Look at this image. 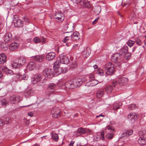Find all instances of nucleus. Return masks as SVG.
Returning <instances> with one entry per match:
<instances>
[{"instance_id":"nucleus-1","label":"nucleus","mask_w":146,"mask_h":146,"mask_svg":"<svg viewBox=\"0 0 146 146\" xmlns=\"http://www.w3.org/2000/svg\"><path fill=\"white\" fill-rule=\"evenodd\" d=\"M122 56L120 53H116L113 54L111 58V61L115 62L116 66L119 68L121 67V64L123 62Z\"/></svg>"},{"instance_id":"nucleus-2","label":"nucleus","mask_w":146,"mask_h":146,"mask_svg":"<svg viewBox=\"0 0 146 146\" xmlns=\"http://www.w3.org/2000/svg\"><path fill=\"white\" fill-rule=\"evenodd\" d=\"M59 58L60 59L56 60L54 63L55 66H60L61 64H67L69 61L68 58L64 54L60 55Z\"/></svg>"},{"instance_id":"nucleus-3","label":"nucleus","mask_w":146,"mask_h":146,"mask_svg":"<svg viewBox=\"0 0 146 146\" xmlns=\"http://www.w3.org/2000/svg\"><path fill=\"white\" fill-rule=\"evenodd\" d=\"M57 88V85L53 83L48 84L45 91V94L47 97H49Z\"/></svg>"},{"instance_id":"nucleus-4","label":"nucleus","mask_w":146,"mask_h":146,"mask_svg":"<svg viewBox=\"0 0 146 146\" xmlns=\"http://www.w3.org/2000/svg\"><path fill=\"white\" fill-rule=\"evenodd\" d=\"M106 73L107 75H111L115 72L113 64L110 62L106 63L105 66Z\"/></svg>"},{"instance_id":"nucleus-5","label":"nucleus","mask_w":146,"mask_h":146,"mask_svg":"<svg viewBox=\"0 0 146 146\" xmlns=\"http://www.w3.org/2000/svg\"><path fill=\"white\" fill-rule=\"evenodd\" d=\"M72 1L76 4L80 3V5L84 8H90L91 6L90 2L87 0H72Z\"/></svg>"},{"instance_id":"nucleus-6","label":"nucleus","mask_w":146,"mask_h":146,"mask_svg":"<svg viewBox=\"0 0 146 146\" xmlns=\"http://www.w3.org/2000/svg\"><path fill=\"white\" fill-rule=\"evenodd\" d=\"M42 74L45 77L50 78L54 75L53 70L46 68L42 72Z\"/></svg>"},{"instance_id":"nucleus-7","label":"nucleus","mask_w":146,"mask_h":146,"mask_svg":"<svg viewBox=\"0 0 146 146\" xmlns=\"http://www.w3.org/2000/svg\"><path fill=\"white\" fill-rule=\"evenodd\" d=\"M1 71L5 72L6 74L11 75L13 74V72L12 70L9 69L8 68L5 66H1L0 67V79L2 78L3 76V74Z\"/></svg>"},{"instance_id":"nucleus-8","label":"nucleus","mask_w":146,"mask_h":146,"mask_svg":"<svg viewBox=\"0 0 146 146\" xmlns=\"http://www.w3.org/2000/svg\"><path fill=\"white\" fill-rule=\"evenodd\" d=\"M51 113L52 117L56 118L60 116V111L58 108H55L52 109Z\"/></svg>"},{"instance_id":"nucleus-9","label":"nucleus","mask_w":146,"mask_h":146,"mask_svg":"<svg viewBox=\"0 0 146 146\" xmlns=\"http://www.w3.org/2000/svg\"><path fill=\"white\" fill-rule=\"evenodd\" d=\"M55 18L56 21L62 22L64 19V14L62 13L57 12L55 14Z\"/></svg>"},{"instance_id":"nucleus-10","label":"nucleus","mask_w":146,"mask_h":146,"mask_svg":"<svg viewBox=\"0 0 146 146\" xmlns=\"http://www.w3.org/2000/svg\"><path fill=\"white\" fill-rule=\"evenodd\" d=\"M42 78V76L41 74H36L32 77L31 82L32 84H35L40 81Z\"/></svg>"},{"instance_id":"nucleus-11","label":"nucleus","mask_w":146,"mask_h":146,"mask_svg":"<svg viewBox=\"0 0 146 146\" xmlns=\"http://www.w3.org/2000/svg\"><path fill=\"white\" fill-rule=\"evenodd\" d=\"M3 39L5 42H10L13 40L12 34L10 33L5 34L3 36Z\"/></svg>"},{"instance_id":"nucleus-12","label":"nucleus","mask_w":146,"mask_h":146,"mask_svg":"<svg viewBox=\"0 0 146 146\" xmlns=\"http://www.w3.org/2000/svg\"><path fill=\"white\" fill-rule=\"evenodd\" d=\"M59 66H55L54 64L53 68L54 70L53 72L54 76H57L63 72V70L62 68Z\"/></svg>"},{"instance_id":"nucleus-13","label":"nucleus","mask_w":146,"mask_h":146,"mask_svg":"<svg viewBox=\"0 0 146 146\" xmlns=\"http://www.w3.org/2000/svg\"><path fill=\"white\" fill-rule=\"evenodd\" d=\"M13 22L15 26L21 27L23 25V22L21 20L18 19L17 15L14 16Z\"/></svg>"},{"instance_id":"nucleus-14","label":"nucleus","mask_w":146,"mask_h":146,"mask_svg":"<svg viewBox=\"0 0 146 146\" xmlns=\"http://www.w3.org/2000/svg\"><path fill=\"white\" fill-rule=\"evenodd\" d=\"M72 85L74 86V88H76L77 86H79L82 83V82L81 78H77L71 80Z\"/></svg>"},{"instance_id":"nucleus-15","label":"nucleus","mask_w":146,"mask_h":146,"mask_svg":"<svg viewBox=\"0 0 146 146\" xmlns=\"http://www.w3.org/2000/svg\"><path fill=\"white\" fill-rule=\"evenodd\" d=\"M64 29L67 30V33L71 32L74 30L73 24L72 23L66 24L64 25Z\"/></svg>"},{"instance_id":"nucleus-16","label":"nucleus","mask_w":146,"mask_h":146,"mask_svg":"<svg viewBox=\"0 0 146 146\" xmlns=\"http://www.w3.org/2000/svg\"><path fill=\"white\" fill-rule=\"evenodd\" d=\"M20 97L19 96L11 97L10 98V101L11 103L17 104L20 100Z\"/></svg>"},{"instance_id":"nucleus-17","label":"nucleus","mask_w":146,"mask_h":146,"mask_svg":"<svg viewBox=\"0 0 146 146\" xmlns=\"http://www.w3.org/2000/svg\"><path fill=\"white\" fill-rule=\"evenodd\" d=\"M70 36L71 40L74 41L78 40L80 37L79 33L77 31L74 33Z\"/></svg>"},{"instance_id":"nucleus-18","label":"nucleus","mask_w":146,"mask_h":146,"mask_svg":"<svg viewBox=\"0 0 146 146\" xmlns=\"http://www.w3.org/2000/svg\"><path fill=\"white\" fill-rule=\"evenodd\" d=\"M127 117L129 119L133 122L137 119V116L135 113H131L128 115Z\"/></svg>"},{"instance_id":"nucleus-19","label":"nucleus","mask_w":146,"mask_h":146,"mask_svg":"<svg viewBox=\"0 0 146 146\" xmlns=\"http://www.w3.org/2000/svg\"><path fill=\"white\" fill-rule=\"evenodd\" d=\"M19 46V44L17 42H13L10 44L9 48L10 50L13 51L16 50Z\"/></svg>"},{"instance_id":"nucleus-20","label":"nucleus","mask_w":146,"mask_h":146,"mask_svg":"<svg viewBox=\"0 0 146 146\" xmlns=\"http://www.w3.org/2000/svg\"><path fill=\"white\" fill-rule=\"evenodd\" d=\"M33 93V90L31 89L28 88L24 91V94L26 98H28L32 96Z\"/></svg>"},{"instance_id":"nucleus-21","label":"nucleus","mask_w":146,"mask_h":146,"mask_svg":"<svg viewBox=\"0 0 146 146\" xmlns=\"http://www.w3.org/2000/svg\"><path fill=\"white\" fill-rule=\"evenodd\" d=\"M133 133V130H128L121 134L120 138L121 139L125 137L131 135Z\"/></svg>"},{"instance_id":"nucleus-22","label":"nucleus","mask_w":146,"mask_h":146,"mask_svg":"<svg viewBox=\"0 0 146 146\" xmlns=\"http://www.w3.org/2000/svg\"><path fill=\"white\" fill-rule=\"evenodd\" d=\"M91 50L89 47L86 48L82 52V55L84 58H87L91 53Z\"/></svg>"},{"instance_id":"nucleus-23","label":"nucleus","mask_w":146,"mask_h":146,"mask_svg":"<svg viewBox=\"0 0 146 146\" xmlns=\"http://www.w3.org/2000/svg\"><path fill=\"white\" fill-rule=\"evenodd\" d=\"M100 83L96 80H89L87 83V85L88 86H95L98 83Z\"/></svg>"},{"instance_id":"nucleus-24","label":"nucleus","mask_w":146,"mask_h":146,"mask_svg":"<svg viewBox=\"0 0 146 146\" xmlns=\"http://www.w3.org/2000/svg\"><path fill=\"white\" fill-rule=\"evenodd\" d=\"M69 37L68 36H66L62 40L64 46H69L70 44L71 41H70Z\"/></svg>"},{"instance_id":"nucleus-25","label":"nucleus","mask_w":146,"mask_h":146,"mask_svg":"<svg viewBox=\"0 0 146 146\" xmlns=\"http://www.w3.org/2000/svg\"><path fill=\"white\" fill-rule=\"evenodd\" d=\"M74 86L72 85L71 80H69L66 83H64L63 86L66 88L68 89H72L74 88Z\"/></svg>"},{"instance_id":"nucleus-26","label":"nucleus","mask_w":146,"mask_h":146,"mask_svg":"<svg viewBox=\"0 0 146 146\" xmlns=\"http://www.w3.org/2000/svg\"><path fill=\"white\" fill-rule=\"evenodd\" d=\"M36 66L35 62H29L27 66V68L29 70H32L34 69Z\"/></svg>"},{"instance_id":"nucleus-27","label":"nucleus","mask_w":146,"mask_h":146,"mask_svg":"<svg viewBox=\"0 0 146 146\" xmlns=\"http://www.w3.org/2000/svg\"><path fill=\"white\" fill-rule=\"evenodd\" d=\"M128 79L124 77H121L119 78L117 82L121 85H122L127 82Z\"/></svg>"},{"instance_id":"nucleus-28","label":"nucleus","mask_w":146,"mask_h":146,"mask_svg":"<svg viewBox=\"0 0 146 146\" xmlns=\"http://www.w3.org/2000/svg\"><path fill=\"white\" fill-rule=\"evenodd\" d=\"M55 53L54 52H49L46 55V59L49 61L52 60L55 57Z\"/></svg>"},{"instance_id":"nucleus-29","label":"nucleus","mask_w":146,"mask_h":146,"mask_svg":"<svg viewBox=\"0 0 146 146\" xmlns=\"http://www.w3.org/2000/svg\"><path fill=\"white\" fill-rule=\"evenodd\" d=\"M104 89H100L98 90L96 93V97L99 98L102 97L104 95Z\"/></svg>"},{"instance_id":"nucleus-30","label":"nucleus","mask_w":146,"mask_h":146,"mask_svg":"<svg viewBox=\"0 0 146 146\" xmlns=\"http://www.w3.org/2000/svg\"><path fill=\"white\" fill-rule=\"evenodd\" d=\"M16 60L20 66H22L26 63V59L24 57H21Z\"/></svg>"},{"instance_id":"nucleus-31","label":"nucleus","mask_w":146,"mask_h":146,"mask_svg":"<svg viewBox=\"0 0 146 146\" xmlns=\"http://www.w3.org/2000/svg\"><path fill=\"white\" fill-rule=\"evenodd\" d=\"M100 135H97V136H94V139L96 141H98L100 139L103 140L104 139V134L103 132H102L100 133Z\"/></svg>"},{"instance_id":"nucleus-32","label":"nucleus","mask_w":146,"mask_h":146,"mask_svg":"<svg viewBox=\"0 0 146 146\" xmlns=\"http://www.w3.org/2000/svg\"><path fill=\"white\" fill-rule=\"evenodd\" d=\"M6 60L7 57L4 54H0V64H3L6 62Z\"/></svg>"},{"instance_id":"nucleus-33","label":"nucleus","mask_w":146,"mask_h":146,"mask_svg":"<svg viewBox=\"0 0 146 146\" xmlns=\"http://www.w3.org/2000/svg\"><path fill=\"white\" fill-rule=\"evenodd\" d=\"M44 56L42 55H38L33 57V58L36 62H41L43 61L44 59Z\"/></svg>"},{"instance_id":"nucleus-34","label":"nucleus","mask_w":146,"mask_h":146,"mask_svg":"<svg viewBox=\"0 0 146 146\" xmlns=\"http://www.w3.org/2000/svg\"><path fill=\"white\" fill-rule=\"evenodd\" d=\"M138 142L141 145H145L146 144V138L140 137L138 140Z\"/></svg>"},{"instance_id":"nucleus-35","label":"nucleus","mask_w":146,"mask_h":146,"mask_svg":"<svg viewBox=\"0 0 146 146\" xmlns=\"http://www.w3.org/2000/svg\"><path fill=\"white\" fill-rule=\"evenodd\" d=\"M121 105L122 103L121 102H115L113 104V109L114 110H117L119 108Z\"/></svg>"},{"instance_id":"nucleus-36","label":"nucleus","mask_w":146,"mask_h":146,"mask_svg":"<svg viewBox=\"0 0 146 146\" xmlns=\"http://www.w3.org/2000/svg\"><path fill=\"white\" fill-rule=\"evenodd\" d=\"M128 47L127 46H124L121 49L120 53L121 54V55H124V54H126L128 52Z\"/></svg>"},{"instance_id":"nucleus-37","label":"nucleus","mask_w":146,"mask_h":146,"mask_svg":"<svg viewBox=\"0 0 146 146\" xmlns=\"http://www.w3.org/2000/svg\"><path fill=\"white\" fill-rule=\"evenodd\" d=\"M77 132L80 135L84 134L87 133L88 130L83 128H78L77 130Z\"/></svg>"},{"instance_id":"nucleus-38","label":"nucleus","mask_w":146,"mask_h":146,"mask_svg":"<svg viewBox=\"0 0 146 146\" xmlns=\"http://www.w3.org/2000/svg\"><path fill=\"white\" fill-rule=\"evenodd\" d=\"M51 134L52 139L55 141H57L58 139V134L54 133H52Z\"/></svg>"},{"instance_id":"nucleus-39","label":"nucleus","mask_w":146,"mask_h":146,"mask_svg":"<svg viewBox=\"0 0 146 146\" xmlns=\"http://www.w3.org/2000/svg\"><path fill=\"white\" fill-rule=\"evenodd\" d=\"M12 66L13 68H17L20 67L16 60L13 62Z\"/></svg>"},{"instance_id":"nucleus-40","label":"nucleus","mask_w":146,"mask_h":146,"mask_svg":"<svg viewBox=\"0 0 146 146\" xmlns=\"http://www.w3.org/2000/svg\"><path fill=\"white\" fill-rule=\"evenodd\" d=\"M113 87L112 86H108L105 88V90L107 93H109L111 92L113 90Z\"/></svg>"},{"instance_id":"nucleus-41","label":"nucleus","mask_w":146,"mask_h":146,"mask_svg":"<svg viewBox=\"0 0 146 146\" xmlns=\"http://www.w3.org/2000/svg\"><path fill=\"white\" fill-rule=\"evenodd\" d=\"M140 137L146 138V130H144L139 132Z\"/></svg>"},{"instance_id":"nucleus-42","label":"nucleus","mask_w":146,"mask_h":146,"mask_svg":"<svg viewBox=\"0 0 146 146\" xmlns=\"http://www.w3.org/2000/svg\"><path fill=\"white\" fill-rule=\"evenodd\" d=\"M1 48L3 50H6L8 48V44L6 43H2L1 44Z\"/></svg>"},{"instance_id":"nucleus-43","label":"nucleus","mask_w":146,"mask_h":146,"mask_svg":"<svg viewBox=\"0 0 146 146\" xmlns=\"http://www.w3.org/2000/svg\"><path fill=\"white\" fill-rule=\"evenodd\" d=\"M128 109L130 110H134L137 108V106L135 104H130L128 106Z\"/></svg>"},{"instance_id":"nucleus-44","label":"nucleus","mask_w":146,"mask_h":146,"mask_svg":"<svg viewBox=\"0 0 146 146\" xmlns=\"http://www.w3.org/2000/svg\"><path fill=\"white\" fill-rule=\"evenodd\" d=\"M124 58L126 60H128L129 59L131 56V54L129 52H127L126 54H124V55H123Z\"/></svg>"},{"instance_id":"nucleus-45","label":"nucleus","mask_w":146,"mask_h":146,"mask_svg":"<svg viewBox=\"0 0 146 146\" xmlns=\"http://www.w3.org/2000/svg\"><path fill=\"white\" fill-rule=\"evenodd\" d=\"M0 103L2 106H5L8 103V101L5 99H3L1 100Z\"/></svg>"},{"instance_id":"nucleus-46","label":"nucleus","mask_w":146,"mask_h":146,"mask_svg":"<svg viewBox=\"0 0 146 146\" xmlns=\"http://www.w3.org/2000/svg\"><path fill=\"white\" fill-rule=\"evenodd\" d=\"M21 76L20 74L19 73L15 74L13 76V78L15 80H16L17 79L20 78Z\"/></svg>"},{"instance_id":"nucleus-47","label":"nucleus","mask_w":146,"mask_h":146,"mask_svg":"<svg viewBox=\"0 0 146 146\" xmlns=\"http://www.w3.org/2000/svg\"><path fill=\"white\" fill-rule=\"evenodd\" d=\"M33 41L36 44H37L40 42L41 40L38 37H36L33 38Z\"/></svg>"},{"instance_id":"nucleus-48","label":"nucleus","mask_w":146,"mask_h":146,"mask_svg":"<svg viewBox=\"0 0 146 146\" xmlns=\"http://www.w3.org/2000/svg\"><path fill=\"white\" fill-rule=\"evenodd\" d=\"M3 121H4L5 124H7L11 122V119L10 117H8L5 118Z\"/></svg>"},{"instance_id":"nucleus-49","label":"nucleus","mask_w":146,"mask_h":146,"mask_svg":"<svg viewBox=\"0 0 146 146\" xmlns=\"http://www.w3.org/2000/svg\"><path fill=\"white\" fill-rule=\"evenodd\" d=\"M130 0H122V3H123V6L127 5H129L130 4V3L129 2Z\"/></svg>"},{"instance_id":"nucleus-50","label":"nucleus","mask_w":146,"mask_h":146,"mask_svg":"<svg viewBox=\"0 0 146 146\" xmlns=\"http://www.w3.org/2000/svg\"><path fill=\"white\" fill-rule=\"evenodd\" d=\"M113 136V133H109L106 135V137L109 139H112Z\"/></svg>"},{"instance_id":"nucleus-51","label":"nucleus","mask_w":146,"mask_h":146,"mask_svg":"<svg viewBox=\"0 0 146 146\" xmlns=\"http://www.w3.org/2000/svg\"><path fill=\"white\" fill-rule=\"evenodd\" d=\"M135 43V42L133 41L132 40H129L127 42V44L128 45L130 46V47H131Z\"/></svg>"},{"instance_id":"nucleus-52","label":"nucleus","mask_w":146,"mask_h":146,"mask_svg":"<svg viewBox=\"0 0 146 146\" xmlns=\"http://www.w3.org/2000/svg\"><path fill=\"white\" fill-rule=\"evenodd\" d=\"M135 42L139 46H140L142 42L138 38L136 39L135 40Z\"/></svg>"},{"instance_id":"nucleus-53","label":"nucleus","mask_w":146,"mask_h":146,"mask_svg":"<svg viewBox=\"0 0 146 146\" xmlns=\"http://www.w3.org/2000/svg\"><path fill=\"white\" fill-rule=\"evenodd\" d=\"M21 78L22 79L24 80H26L28 79V76L27 75L24 74L23 75H21Z\"/></svg>"},{"instance_id":"nucleus-54","label":"nucleus","mask_w":146,"mask_h":146,"mask_svg":"<svg viewBox=\"0 0 146 146\" xmlns=\"http://www.w3.org/2000/svg\"><path fill=\"white\" fill-rule=\"evenodd\" d=\"M5 123L4 121L2 119H0V127L2 126Z\"/></svg>"},{"instance_id":"nucleus-55","label":"nucleus","mask_w":146,"mask_h":146,"mask_svg":"<svg viewBox=\"0 0 146 146\" xmlns=\"http://www.w3.org/2000/svg\"><path fill=\"white\" fill-rule=\"evenodd\" d=\"M90 80H95L94 76L93 74H91L89 76Z\"/></svg>"},{"instance_id":"nucleus-56","label":"nucleus","mask_w":146,"mask_h":146,"mask_svg":"<svg viewBox=\"0 0 146 146\" xmlns=\"http://www.w3.org/2000/svg\"><path fill=\"white\" fill-rule=\"evenodd\" d=\"M98 73L100 74V75H103V72L102 70H100L98 72Z\"/></svg>"},{"instance_id":"nucleus-57","label":"nucleus","mask_w":146,"mask_h":146,"mask_svg":"<svg viewBox=\"0 0 146 146\" xmlns=\"http://www.w3.org/2000/svg\"><path fill=\"white\" fill-rule=\"evenodd\" d=\"M77 66V65L76 63L72 64L71 65L70 67L72 68H75Z\"/></svg>"},{"instance_id":"nucleus-58","label":"nucleus","mask_w":146,"mask_h":146,"mask_svg":"<svg viewBox=\"0 0 146 146\" xmlns=\"http://www.w3.org/2000/svg\"><path fill=\"white\" fill-rule=\"evenodd\" d=\"M23 19L24 20V21L25 22H28V21H27L28 18L26 16H25L23 17Z\"/></svg>"},{"instance_id":"nucleus-59","label":"nucleus","mask_w":146,"mask_h":146,"mask_svg":"<svg viewBox=\"0 0 146 146\" xmlns=\"http://www.w3.org/2000/svg\"><path fill=\"white\" fill-rule=\"evenodd\" d=\"M74 141H72L69 144V146H73V144L74 143Z\"/></svg>"},{"instance_id":"nucleus-60","label":"nucleus","mask_w":146,"mask_h":146,"mask_svg":"<svg viewBox=\"0 0 146 146\" xmlns=\"http://www.w3.org/2000/svg\"><path fill=\"white\" fill-rule=\"evenodd\" d=\"M98 19H95L94 21L92 22V24L93 25L95 24L98 21Z\"/></svg>"},{"instance_id":"nucleus-61","label":"nucleus","mask_w":146,"mask_h":146,"mask_svg":"<svg viewBox=\"0 0 146 146\" xmlns=\"http://www.w3.org/2000/svg\"><path fill=\"white\" fill-rule=\"evenodd\" d=\"M29 116L32 117L33 115V113L32 112H30L28 113Z\"/></svg>"},{"instance_id":"nucleus-62","label":"nucleus","mask_w":146,"mask_h":146,"mask_svg":"<svg viewBox=\"0 0 146 146\" xmlns=\"http://www.w3.org/2000/svg\"><path fill=\"white\" fill-rule=\"evenodd\" d=\"M108 130L111 131H113L114 130L113 129V128L110 126H108Z\"/></svg>"},{"instance_id":"nucleus-63","label":"nucleus","mask_w":146,"mask_h":146,"mask_svg":"<svg viewBox=\"0 0 146 146\" xmlns=\"http://www.w3.org/2000/svg\"><path fill=\"white\" fill-rule=\"evenodd\" d=\"M120 141V140H119V141L118 143V145L119 146H122V145H123L124 143H122V144H121V143L119 142Z\"/></svg>"},{"instance_id":"nucleus-64","label":"nucleus","mask_w":146,"mask_h":146,"mask_svg":"<svg viewBox=\"0 0 146 146\" xmlns=\"http://www.w3.org/2000/svg\"><path fill=\"white\" fill-rule=\"evenodd\" d=\"M41 40V41L42 42H45L46 41L45 39L43 37H42V39Z\"/></svg>"}]
</instances>
